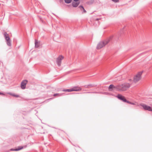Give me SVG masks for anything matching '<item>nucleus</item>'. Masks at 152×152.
<instances>
[{
	"mask_svg": "<svg viewBox=\"0 0 152 152\" xmlns=\"http://www.w3.org/2000/svg\"><path fill=\"white\" fill-rule=\"evenodd\" d=\"M131 84L128 83H124L116 86V89L119 91L126 90L130 87Z\"/></svg>",
	"mask_w": 152,
	"mask_h": 152,
	"instance_id": "obj_1",
	"label": "nucleus"
},
{
	"mask_svg": "<svg viewBox=\"0 0 152 152\" xmlns=\"http://www.w3.org/2000/svg\"><path fill=\"white\" fill-rule=\"evenodd\" d=\"M112 37H110L106 40L100 42L97 45V49H99L104 46L112 39Z\"/></svg>",
	"mask_w": 152,
	"mask_h": 152,
	"instance_id": "obj_2",
	"label": "nucleus"
},
{
	"mask_svg": "<svg viewBox=\"0 0 152 152\" xmlns=\"http://www.w3.org/2000/svg\"><path fill=\"white\" fill-rule=\"evenodd\" d=\"M142 73V72H139L134 77L133 79L134 82L136 83L140 80Z\"/></svg>",
	"mask_w": 152,
	"mask_h": 152,
	"instance_id": "obj_3",
	"label": "nucleus"
},
{
	"mask_svg": "<svg viewBox=\"0 0 152 152\" xmlns=\"http://www.w3.org/2000/svg\"><path fill=\"white\" fill-rule=\"evenodd\" d=\"M4 35L5 39L6 40L7 45L9 46H10L11 45V41L9 36L8 34L6 32H5L4 33Z\"/></svg>",
	"mask_w": 152,
	"mask_h": 152,
	"instance_id": "obj_4",
	"label": "nucleus"
},
{
	"mask_svg": "<svg viewBox=\"0 0 152 152\" xmlns=\"http://www.w3.org/2000/svg\"><path fill=\"white\" fill-rule=\"evenodd\" d=\"M140 105L145 110L152 112V107L144 104H141Z\"/></svg>",
	"mask_w": 152,
	"mask_h": 152,
	"instance_id": "obj_5",
	"label": "nucleus"
},
{
	"mask_svg": "<svg viewBox=\"0 0 152 152\" xmlns=\"http://www.w3.org/2000/svg\"><path fill=\"white\" fill-rule=\"evenodd\" d=\"M63 58V57L62 56H60L57 58L56 63L59 66H60L61 64V61Z\"/></svg>",
	"mask_w": 152,
	"mask_h": 152,
	"instance_id": "obj_6",
	"label": "nucleus"
},
{
	"mask_svg": "<svg viewBox=\"0 0 152 152\" xmlns=\"http://www.w3.org/2000/svg\"><path fill=\"white\" fill-rule=\"evenodd\" d=\"M27 82L26 80H24L21 83L20 87L22 89H24L26 88V85Z\"/></svg>",
	"mask_w": 152,
	"mask_h": 152,
	"instance_id": "obj_7",
	"label": "nucleus"
},
{
	"mask_svg": "<svg viewBox=\"0 0 152 152\" xmlns=\"http://www.w3.org/2000/svg\"><path fill=\"white\" fill-rule=\"evenodd\" d=\"M117 97L119 99L122 100L123 102H126L127 101L126 99H125L124 96L122 95L118 94L117 96Z\"/></svg>",
	"mask_w": 152,
	"mask_h": 152,
	"instance_id": "obj_8",
	"label": "nucleus"
},
{
	"mask_svg": "<svg viewBox=\"0 0 152 152\" xmlns=\"http://www.w3.org/2000/svg\"><path fill=\"white\" fill-rule=\"evenodd\" d=\"M72 91H81L82 90V88L78 86L74 87L72 88Z\"/></svg>",
	"mask_w": 152,
	"mask_h": 152,
	"instance_id": "obj_9",
	"label": "nucleus"
},
{
	"mask_svg": "<svg viewBox=\"0 0 152 152\" xmlns=\"http://www.w3.org/2000/svg\"><path fill=\"white\" fill-rule=\"evenodd\" d=\"M24 148L23 146H19L17 148L15 149L11 148L10 149V151H18L20 150L23 149Z\"/></svg>",
	"mask_w": 152,
	"mask_h": 152,
	"instance_id": "obj_10",
	"label": "nucleus"
},
{
	"mask_svg": "<svg viewBox=\"0 0 152 152\" xmlns=\"http://www.w3.org/2000/svg\"><path fill=\"white\" fill-rule=\"evenodd\" d=\"M94 86H95L94 85L91 84H89L88 85H86L84 86V87L85 88H90L91 87H93Z\"/></svg>",
	"mask_w": 152,
	"mask_h": 152,
	"instance_id": "obj_11",
	"label": "nucleus"
},
{
	"mask_svg": "<svg viewBox=\"0 0 152 152\" xmlns=\"http://www.w3.org/2000/svg\"><path fill=\"white\" fill-rule=\"evenodd\" d=\"M80 3L79 2H73L72 3V5L74 7H77L79 4Z\"/></svg>",
	"mask_w": 152,
	"mask_h": 152,
	"instance_id": "obj_12",
	"label": "nucleus"
},
{
	"mask_svg": "<svg viewBox=\"0 0 152 152\" xmlns=\"http://www.w3.org/2000/svg\"><path fill=\"white\" fill-rule=\"evenodd\" d=\"M79 7L81 10V11H83V13H85L86 12V11L84 9V8L82 6H80Z\"/></svg>",
	"mask_w": 152,
	"mask_h": 152,
	"instance_id": "obj_13",
	"label": "nucleus"
},
{
	"mask_svg": "<svg viewBox=\"0 0 152 152\" xmlns=\"http://www.w3.org/2000/svg\"><path fill=\"white\" fill-rule=\"evenodd\" d=\"M8 94L12 96L16 97H20V96L19 95H16L12 93H8Z\"/></svg>",
	"mask_w": 152,
	"mask_h": 152,
	"instance_id": "obj_14",
	"label": "nucleus"
},
{
	"mask_svg": "<svg viewBox=\"0 0 152 152\" xmlns=\"http://www.w3.org/2000/svg\"><path fill=\"white\" fill-rule=\"evenodd\" d=\"M35 47L36 48H37L39 47V44L36 40H35Z\"/></svg>",
	"mask_w": 152,
	"mask_h": 152,
	"instance_id": "obj_15",
	"label": "nucleus"
},
{
	"mask_svg": "<svg viewBox=\"0 0 152 152\" xmlns=\"http://www.w3.org/2000/svg\"><path fill=\"white\" fill-rule=\"evenodd\" d=\"M114 88L116 89V86H114L113 85L111 84L109 87V89H112Z\"/></svg>",
	"mask_w": 152,
	"mask_h": 152,
	"instance_id": "obj_16",
	"label": "nucleus"
},
{
	"mask_svg": "<svg viewBox=\"0 0 152 152\" xmlns=\"http://www.w3.org/2000/svg\"><path fill=\"white\" fill-rule=\"evenodd\" d=\"M63 91H65V92H71L72 91V89H64Z\"/></svg>",
	"mask_w": 152,
	"mask_h": 152,
	"instance_id": "obj_17",
	"label": "nucleus"
},
{
	"mask_svg": "<svg viewBox=\"0 0 152 152\" xmlns=\"http://www.w3.org/2000/svg\"><path fill=\"white\" fill-rule=\"evenodd\" d=\"M62 94H62L56 93V94H54L53 95V96H62Z\"/></svg>",
	"mask_w": 152,
	"mask_h": 152,
	"instance_id": "obj_18",
	"label": "nucleus"
},
{
	"mask_svg": "<svg viewBox=\"0 0 152 152\" xmlns=\"http://www.w3.org/2000/svg\"><path fill=\"white\" fill-rule=\"evenodd\" d=\"M72 0H64L65 3L66 4L70 3L72 2Z\"/></svg>",
	"mask_w": 152,
	"mask_h": 152,
	"instance_id": "obj_19",
	"label": "nucleus"
},
{
	"mask_svg": "<svg viewBox=\"0 0 152 152\" xmlns=\"http://www.w3.org/2000/svg\"><path fill=\"white\" fill-rule=\"evenodd\" d=\"M126 102L128 104H132V105H134V104L133 103H132V102H131L128 101H127H127Z\"/></svg>",
	"mask_w": 152,
	"mask_h": 152,
	"instance_id": "obj_20",
	"label": "nucleus"
},
{
	"mask_svg": "<svg viewBox=\"0 0 152 152\" xmlns=\"http://www.w3.org/2000/svg\"><path fill=\"white\" fill-rule=\"evenodd\" d=\"M113 2L117 3L119 2V0H112Z\"/></svg>",
	"mask_w": 152,
	"mask_h": 152,
	"instance_id": "obj_21",
	"label": "nucleus"
},
{
	"mask_svg": "<svg viewBox=\"0 0 152 152\" xmlns=\"http://www.w3.org/2000/svg\"><path fill=\"white\" fill-rule=\"evenodd\" d=\"M93 93H99V92H93Z\"/></svg>",
	"mask_w": 152,
	"mask_h": 152,
	"instance_id": "obj_22",
	"label": "nucleus"
},
{
	"mask_svg": "<svg viewBox=\"0 0 152 152\" xmlns=\"http://www.w3.org/2000/svg\"><path fill=\"white\" fill-rule=\"evenodd\" d=\"M75 1H77L79 0H74Z\"/></svg>",
	"mask_w": 152,
	"mask_h": 152,
	"instance_id": "obj_23",
	"label": "nucleus"
},
{
	"mask_svg": "<svg viewBox=\"0 0 152 152\" xmlns=\"http://www.w3.org/2000/svg\"><path fill=\"white\" fill-rule=\"evenodd\" d=\"M0 94H4L2 93H0Z\"/></svg>",
	"mask_w": 152,
	"mask_h": 152,
	"instance_id": "obj_24",
	"label": "nucleus"
},
{
	"mask_svg": "<svg viewBox=\"0 0 152 152\" xmlns=\"http://www.w3.org/2000/svg\"><path fill=\"white\" fill-rule=\"evenodd\" d=\"M87 93H91V92H87Z\"/></svg>",
	"mask_w": 152,
	"mask_h": 152,
	"instance_id": "obj_25",
	"label": "nucleus"
},
{
	"mask_svg": "<svg viewBox=\"0 0 152 152\" xmlns=\"http://www.w3.org/2000/svg\"><path fill=\"white\" fill-rule=\"evenodd\" d=\"M98 20H99V19H96V20L97 21H98Z\"/></svg>",
	"mask_w": 152,
	"mask_h": 152,
	"instance_id": "obj_26",
	"label": "nucleus"
},
{
	"mask_svg": "<svg viewBox=\"0 0 152 152\" xmlns=\"http://www.w3.org/2000/svg\"><path fill=\"white\" fill-rule=\"evenodd\" d=\"M93 92H91V93H93Z\"/></svg>",
	"mask_w": 152,
	"mask_h": 152,
	"instance_id": "obj_27",
	"label": "nucleus"
},
{
	"mask_svg": "<svg viewBox=\"0 0 152 152\" xmlns=\"http://www.w3.org/2000/svg\"><path fill=\"white\" fill-rule=\"evenodd\" d=\"M131 80V79H129V81H130Z\"/></svg>",
	"mask_w": 152,
	"mask_h": 152,
	"instance_id": "obj_28",
	"label": "nucleus"
},
{
	"mask_svg": "<svg viewBox=\"0 0 152 152\" xmlns=\"http://www.w3.org/2000/svg\"><path fill=\"white\" fill-rule=\"evenodd\" d=\"M151 106L152 107V104L151 105Z\"/></svg>",
	"mask_w": 152,
	"mask_h": 152,
	"instance_id": "obj_29",
	"label": "nucleus"
}]
</instances>
